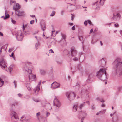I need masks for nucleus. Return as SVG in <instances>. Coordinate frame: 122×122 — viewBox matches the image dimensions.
<instances>
[{"label":"nucleus","instance_id":"36","mask_svg":"<svg viewBox=\"0 0 122 122\" xmlns=\"http://www.w3.org/2000/svg\"><path fill=\"white\" fill-rule=\"evenodd\" d=\"M9 71L10 72L12 70V67L11 66H10L9 67Z\"/></svg>","mask_w":122,"mask_h":122},{"label":"nucleus","instance_id":"51","mask_svg":"<svg viewBox=\"0 0 122 122\" xmlns=\"http://www.w3.org/2000/svg\"><path fill=\"white\" fill-rule=\"evenodd\" d=\"M116 112H113L112 113H111L110 114V115L111 117H112L115 113Z\"/></svg>","mask_w":122,"mask_h":122},{"label":"nucleus","instance_id":"43","mask_svg":"<svg viewBox=\"0 0 122 122\" xmlns=\"http://www.w3.org/2000/svg\"><path fill=\"white\" fill-rule=\"evenodd\" d=\"M33 100L36 102H38L40 101L39 100L37 99H34Z\"/></svg>","mask_w":122,"mask_h":122},{"label":"nucleus","instance_id":"39","mask_svg":"<svg viewBox=\"0 0 122 122\" xmlns=\"http://www.w3.org/2000/svg\"><path fill=\"white\" fill-rule=\"evenodd\" d=\"M87 21L86 20L85 21L84 24L85 25V26H86L87 25Z\"/></svg>","mask_w":122,"mask_h":122},{"label":"nucleus","instance_id":"30","mask_svg":"<svg viewBox=\"0 0 122 122\" xmlns=\"http://www.w3.org/2000/svg\"><path fill=\"white\" fill-rule=\"evenodd\" d=\"M24 116H23L22 117H21V118L20 119V120L22 121H24V122H28V120L27 119H25L24 120V119H23V118H24Z\"/></svg>","mask_w":122,"mask_h":122},{"label":"nucleus","instance_id":"59","mask_svg":"<svg viewBox=\"0 0 122 122\" xmlns=\"http://www.w3.org/2000/svg\"><path fill=\"white\" fill-rule=\"evenodd\" d=\"M25 32L26 33H27L28 34H30V31H29L28 32L27 31H25Z\"/></svg>","mask_w":122,"mask_h":122},{"label":"nucleus","instance_id":"20","mask_svg":"<svg viewBox=\"0 0 122 122\" xmlns=\"http://www.w3.org/2000/svg\"><path fill=\"white\" fill-rule=\"evenodd\" d=\"M78 104L77 103H75L73 106V111L74 112H76L78 108Z\"/></svg>","mask_w":122,"mask_h":122},{"label":"nucleus","instance_id":"24","mask_svg":"<svg viewBox=\"0 0 122 122\" xmlns=\"http://www.w3.org/2000/svg\"><path fill=\"white\" fill-rule=\"evenodd\" d=\"M26 87L27 88V89L29 92H30L31 91V86L30 84H28L26 86Z\"/></svg>","mask_w":122,"mask_h":122},{"label":"nucleus","instance_id":"5","mask_svg":"<svg viewBox=\"0 0 122 122\" xmlns=\"http://www.w3.org/2000/svg\"><path fill=\"white\" fill-rule=\"evenodd\" d=\"M66 96L70 101L73 100L76 96L75 94L73 92H67L66 93Z\"/></svg>","mask_w":122,"mask_h":122},{"label":"nucleus","instance_id":"17","mask_svg":"<svg viewBox=\"0 0 122 122\" xmlns=\"http://www.w3.org/2000/svg\"><path fill=\"white\" fill-rule=\"evenodd\" d=\"M94 76V75L93 73L90 74L88 76V78L87 81L88 82H91V81H92Z\"/></svg>","mask_w":122,"mask_h":122},{"label":"nucleus","instance_id":"7","mask_svg":"<svg viewBox=\"0 0 122 122\" xmlns=\"http://www.w3.org/2000/svg\"><path fill=\"white\" fill-rule=\"evenodd\" d=\"M29 66L28 64H26L23 67V70L26 74H30L32 73L31 69L28 67Z\"/></svg>","mask_w":122,"mask_h":122},{"label":"nucleus","instance_id":"11","mask_svg":"<svg viewBox=\"0 0 122 122\" xmlns=\"http://www.w3.org/2000/svg\"><path fill=\"white\" fill-rule=\"evenodd\" d=\"M55 98L54 100L53 104L55 106H56L58 107H59L60 106V103L58 99H57L56 96L55 97Z\"/></svg>","mask_w":122,"mask_h":122},{"label":"nucleus","instance_id":"34","mask_svg":"<svg viewBox=\"0 0 122 122\" xmlns=\"http://www.w3.org/2000/svg\"><path fill=\"white\" fill-rule=\"evenodd\" d=\"M55 14V12L53 11L52 13L50 14V16H53Z\"/></svg>","mask_w":122,"mask_h":122},{"label":"nucleus","instance_id":"42","mask_svg":"<svg viewBox=\"0 0 122 122\" xmlns=\"http://www.w3.org/2000/svg\"><path fill=\"white\" fill-rule=\"evenodd\" d=\"M79 39L80 41H82L83 39V38L82 36H81L79 37Z\"/></svg>","mask_w":122,"mask_h":122},{"label":"nucleus","instance_id":"45","mask_svg":"<svg viewBox=\"0 0 122 122\" xmlns=\"http://www.w3.org/2000/svg\"><path fill=\"white\" fill-rule=\"evenodd\" d=\"M34 22L35 21L34 20H32L30 21V24H33L34 23Z\"/></svg>","mask_w":122,"mask_h":122},{"label":"nucleus","instance_id":"21","mask_svg":"<svg viewBox=\"0 0 122 122\" xmlns=\"http://www.w3.org/2000/svg\"><path fill=\"white\" fill-rule=\"evenodd\" d=\"M40 72L41 74L44 75L46 73V71L44 70L41 69L40 70Z\"/></svg>","mask_w":122,"mask_h":122},{"label":"nucleus","instance_id":"1","mask_svg":"<svg viewBox=\"0 0 122 122\" xmlns=\"http://www.w3.org/2000/svg\"><path fill=\"white\" fill-rule=\"evenodd\" d=\"M121 59L117 58L113 63L116 74L121 75L122 74V62H121Z\"/></svg>","mask_w":122,"mask_h":122},{"label":"nucleus","instance_id":"48","mask_svg":"<svg viewBox=\"0 0 122 122\" xmlns=\"http://www.w3.org/2000/svg\"><path fill=\"white\" fill-rule=\"evenodd\" d=\"M115 26V27H118L119 26V25L117 23L114 24Z\"/></svg>","mask_w":122,"mask_h":122},{"label":"nucleus","instance_id":"2","mask_svg":"<svg viewBox=\"0 0 122 122\" xmlns=\"http://www.w3.org/2000/svg\"><path fill=\"white\" fill-rule=\"evenodd\" d=\"M106 69H101L97 72L96 76L97 77L102 81L106 80L107 78L106 76Z\"/></svg>","mask_w":122,"mask_h":122},{"label":"nucleus","instance_id":"54","mask_svg":"<svg viewBox=\"0 0 122 122\" xmlns=\"http://www.w3.org/2000/svg\"><path fill=\"white\" fill-rule=\"evenodd\" d=\"M40 115V113L39 112L37 113H36V116L38 117L39 115Z\"/></svg>","mask_w":122,"mask_h":122},{"label":"nucleus","instance_id":"53","mask_svg":"<svg viewBox=\"0 0 122 122\" xmlns=\"http://www.w3.org/2000/svg\"><path fill=\"white\" fill-rule=\"evenodd\" d=\"M14 55V53L13 52H12L11 55H10V57H13Z\"/></svg>","mask_w":122,"mask_h":122},{"label":"nucleus","instance_id":"57","mask_svg":"<svg viewBox=\"0 0 122 122\" xmlns=\"http://www.w3.org/2000/svg\"><path fill=\"white\" fill-rule=\"evenodd\" d=\"M91 109L92 110H93L95 109V107L94 106H93L91 107Z\"/></svg>","mask_w":122,"mask_h":122},{"label":"nucleus","instance_id":"55","mask_svg":"<svg viewBox=\"0 0 122 122\" xmlns=\"http://www.w3.org/2000/svg\"><path fill=\"white\" fill-rule=\"evenodd\" d=\"M18 95L19 97H21L22 96V95L20 93L18 94Z\"/></svg>","mask_w":122,"mask_h":122},{"label":"nucleus","instance_id":"12","mask_svg":"<svg viewBox=\"0 0 122 122\" xmlns=\"http://www.w3.org/2000/svg\"><path fill=\"white\" fill-rule=\"evenodd\" d=\"M71 54L70 55L72 57L76 56L77 53V51L74 47H72L71 50Z\"/></svg>","mask_w":122,"mask_h":122},{"label":"nucleus","instance_id":"15","mask_svg":"<svg viewBox=\"0 0 122 122\" xmlns=\"http://www.w3.org/2000/svg\"><path fill=\"white\" fill-rule=\"evenodd\" d=\"M51 86V88L52 87L53 88H59L60 87V84L56 82H54L52 84Z\"/></svg>","mask_w":122,"mask_h":122},{"label":"nucleus","instance_id":"63","mask_svg":"<svg viewBox=\"0 0 122 122\" xmlns=\"http://www.w3.org/2000/svg\"><path fill=\"white\" fill-rule=\"evenodd\" d=\"M120 34L122 36V30H121L120 31Z\"/></svg>","mask_w":122,"mask_h":122},{"label":"nucleus","instance_id":"56","mask_svg":"<svg viewBox=\"0 0 122 122\" xmlns=\"http://www.w3.org/2000/svg\"><path fill=\"white\" fill-rule=\"evenodd\" d=\"M68 24L70 25L71 26L73 25V23H69Z\"/></svg>","mask_w":122,"mask_h":122},{"label":"nucleus","instance_id":"38","mask_svg":"<svg viewBox=\"0 0 122 122\" xmlns=\"http://www.w3.org/2000/svg\"><path fill=\"white\" fill-rule=\"evenodd\" d=\"M13 83L15 85V87L16 88L17 87V82L15 81H14Z\"/></svg>","mask_w":122,"mask_h":122},{"label":"nucleus","instance_id":"26","mask_svg":"<svg viewBox=\"0 0 122 122\" xmlns=\"http://www.w3.org/2000/svg\"><path fill=\"white\" fill-rule=\"evenodd\" d=\"M4 82L0 78V87H1L4 84Z\"/></svg>","mask_w":122,"mask_h":122},{"label":"nucleus","instance_id":"10","mask_svg":"<svg viewBox=\"0 0 122 122\" xmlns=\"http://www.w3.org/2000/svg\"><path fill=\"white\" fill-rule=\"evenodd\" d=\"M41 81L40 82H39L37 86L36 87L33 89V91L34 92L35 95H37L38 94L40 88L39 87L40 86L41 84Z\"/></svg>","mask_w":122,"mask_h":122},{"label":"nucleus","instance_id":"50","mask_svg":"<svg viewBox=\"0 0 122 122\" xmlns=\"http://www.w3.org/2000/svg\"><path fill=\"white\" fill-rule=\"evenodd\" d=\"M96 100H99L100 101H101V102L102 103L103 102H104V100L101 101L100 100H99V98H97L96 99Z\"/></svg>","mask_w":122,"mask_h":122},{"label":"nucleus","instance_id":"49","mask_svg":"<svg viewBox=\"0 0 122 122\" xmlns=\"http://www.w3.org/2000/svg\"><path fill=\"white\" fill-rule=\"evenodd\" d=\"M89 24L91 25H92V23L91 22V21L89 20H88Z\"/></svg>","mask_w":122,"mask_h":122},{"label":"nucleus","instance_id":"44","mask_svg":"<svg viewBox=\"0 0 122 122\" xmlns=\"http://www.w3.org/2000/svg\"><path fill=\"white\" fill-rule=\"evenodd\" d=\"M2 49H4V47L3 46L1 47L0 50V54L1 55L2 53Z\"/></svg>","mask_w":122,"mask_h":122},{"label":"nucleus","instance_id":"31","mask_svg":"<svg viewBox=\"0 0 122 122\" xmlns=\"http://www.w3.org/2000/svg\"><path fill=\"white\" fill-rule=\"evenodd\" d=\"M99 62L101 64H102V63H105V64L106 63V62L103 59H102L100 60L99 61Z\"/></svg>","mask_w":122,"mask_h":122},{"label":"nucleus","instance_id":"58","mask_svg":"<svg viewBox=\"0 0 122 122\" xmlns=\"http://www.w3.org/2000/svg\"><path fill=\"white\" fill-rule=\"evenodd\" d=\"M72 30H75V26H73L72 28Z\"/></svg>","mask_w":122,"mask_h":122},{"label":"nucleus","instance_id":"9","mask_svg":"<svg viewBox=\"0 0 122 122\" xmlns=\"http://www.w3.org/2000/svg\"><path fill=\"white\" fill-rule=\"evenodd\" d=\"M15 14L18 16H24L25 14L24 11L17 9V10L15 11Z\"/></svg>","mask_w":122,"mask_h":122},{"label":"nucleus","instance_id":"35","mask_svg":"<svg viewBox=\"0 0 122 122\" xmlns=\"http://www.w3.org/2000/svg\"><path fill=\"white\" fill-rule=\"evenodd\" d=\"M73 60L74 61H76L78 60V58H77V57H75L74 58H73Z\"/></svg>","mask_w":122,"mask_h":122},{"label":"nucleus","instance_id":"8","mask_svg":"<svg viewBox=\"0 0 122 122\" xmlns=\"http://www.w3.org/2000/svg\"><path fill=\"white\" fill-rule=\"evenodd\" d=\"M0 66L3 69L5 68L7 66L3 58H1L0 60Z\"/></svg>","mask_w":122,"mask_h":122},{"label":"nucleus","instance_id":"27","mask_svg":"<svg viewBox=\"0 0 122 122\" xmlns=\"http://www.w3.org/2000/svg\"><path fill=\"white\" fill-rule=\"evenodd\" d=\"M28 25V24H25V25L23 24V25L22 29L23 31H24L25 30V28Z\"/></svg>","mask_w":122,"mask_h":122},{"label":"nucleus","instance_id":"60","mask_svg":"<svg viewBox=\"0 0 122 122\" xmlns=\"http://www.w3.org/2000/svg\"><path fill=\"white\" fill-rule=\"evenodd\" d=\"M93 29H92L91 30L90 32V33H91L93 32Z\"/></svg>","mask_w":122,"mask_h":122},{"label":"nucleus","instance_id":"62","mask_svg":"<svg viewBox=\"0 0 122 122\" xmlns=\"http://www.w3.org/2000/svg\"><path fill=\"white\" fill-rule=\"evenodd\" d=\"M3 34L1 32H0V36H3Z\"/></svg>","mask_w":122,"mask_h":122},{"label":"nucleus","instance_id":"29","mask_svg":"<svg viewBox=\"0 0 122 122\" xmlns=\"http://www.w3.org/2000/svg\"><path fill=\"white\" fill-rule=\"evenodd\" d=\"M85 103V102H83V103L81 104L79 106V108L80 109H81L82 108L83 106H84V104Z\"/></svg>","mask_w":122,"mask_h":122},{"label":"nucleus","instance_id":"4","mask_svg":"<svg viewBox=\"0 0 122 122\" xmlns=\"http://www.w3.org/2000/svg\"><path fill=\"white\" fill-rule=\"evenodd\" d=\"M22 31L21 30L16 31L15 35L16 37L17 40L21 41L22 40L23 36L22 34Z\"/></svg>","mask_w":122,"mask_h":122},{"label":"nucleus","instance_id":"22","mask_svg":"<svg viewBox=\"0 0 122 122\" xmlns=\"http://www.w3.org/2000/svg\"><path fill=\"white\" fill-rule=\"evenodd\" d=\"M41 26L42 30L43 31H44L45 30L46 27L45 24H43V25L41 24Z\"/></svg>","mask_w":122,"mask_h":122},{"label":"nucleus","instance_id":"33","mask_svg":"<svg viewBox=\"0 0 122 122\" xmlns=\"http://www.w3.org/2000/svg\"><path fill=\"white\" fill-rule=\"evenodd\" d=\"M80 83L79 82H77L76 84V87H78V88H79V87L80 86Z\"/></svg>","mask_w":122,"mask_h":122},{"label":"nucleus","instance_id":"61","mask_svg":"<svg viewBox=\"0 0 122 122\" xmlns=\"http://www.w3.org/2000/svg\"><path fill=\"white\" fill-rule=\"evenodd\" d=\"M30 16L32 17H35V16L34 15H30Z\"/></svg>","mask_w":122,"mask_h":122},{"label":"nucleus","instance_id":"13","mask_svg":"<svg viewBox=\"0 0 122 122\" xmlns=\"http://www.w3.org/2000/svg\"><path fill=\"white\" fill-rule=\"evenodd\" d=\"M121 16L120 14L119 13H115L114 14L112 18L114 20H119Z\"/></svg>","mask_w":122,"mask_h":122},{"label":"nucleus","instance_id":"64","mask_svg":"<svg viewBox=\"0 0 122 122\" xmlns=\"http://www.w3.org/2000/svg\"><path fill=\"white\" fill-rule=\"evenodd\" d=\"M64 12V11L63 10H62L61 11V15H63Z\"/></svg>","mask_w":122,"mask_h":122},{"label":"nucleus","instance_id":"40","mask_svg":"<svg viewBox=\"0 0 122 122\" xmlns=\"http://www.w3.org/2000/svg\"><path fill=\"white\" fill-rule=\"evenodd\" d=\"M11 19L12 23L13 24H15L16 22V21L13 20L12 18H11Z\"/></svg>","mask_w":122,"mask_h":122},{"label":"nucleus","instance_id":"6","mask_svg":"<svg viewBox=\"0 0 122 122\" xmlns=\"http://www.w3.org/2000/svg\"><path fill=\"white\" fill-rule=\"evenodd\" d=\"M11 116L12 120L13 121L16 122L19 120L17 114L14 111L11 112Z\"/></svg>","mask_w":122,"mask_h":122},{"label":"nucleus","instance_id":"28","mask_svg":"<svg viewBox=\"0 0 122 122\" xmlns=\"http://www.w3.org/2000/svg\"><path fill=\"white\" fill-rule=\"evenodd\" d=\"M40 46V44L38 42L36 43L35 44V47L36 49H37L38 47Z\"/></svg>","mask_w":122,"mask_h":122},{"label":"nucleus","instance_id":"47","mask_svg":"<svg viewBox=\"0 0 122 122\" xmlns=\"http://www.w3.org/2000/svg\"><path fill=\"white\" fill-rule=\"evenodd\" d=\"M55 32V31H52V33L51 34V36H55V35H53V34Z\"/></svg>","mask_w":122,"mask_h":122},{"label":"nucleus","instance_id":"3","mask_svg":"<svg viewBox=\"0 0 122 122\" xmlns=\"http://www.w3.org/2000/svg\"><path fill=\"white\" fill-rule=\"evenodd\" d=\"M105 0H98L97 1L92 4L93 8L98 10L100 5L102 6L103 5Z\"/></svg>","mask_w":122,"mask_h":122},{"label":"nucleus","instance_id":"23","mask_svg":"<svg viewBox=\"0 0 122 122\" xmlns=\"http://www.w3.org/2000/svg\"><path fill=\"white\" fill-rule=\"evenodd\" d=\"M112 122H119L118 121V117L112 118Z\"/></svg>","mask_w":122,"mask_h":122},{"label":"nucleus","instance_id":"14","mask_svg":"<svg viewBox=\"0 0 122 122\" xmlns=\"http://www.w3.org/2000/svg\"><path fill=\"white\" fill-rule=\"evenodd\" d=\"M80 93L82 95H86V97H88V91L87 89L84 88L82 89L80 92Z\"/></svg>","mask_w":122,"mask_h":122},{"label":"nucleus","instance_id":"32","mask_svg":"<svg viewBox=\"0 0 122 122\" xmlns=\"http://www.w3.org/2000/svg\"><path fill=\"white\" fill-rule=\"evenodd\" d=\"M105 111H106L105 110H102L100 111L99 113H100V114H103L104 113Z\"/></svg>","mask_w":122,"mask_h":122},{"label":"nucleus","instance_id":"19","mask_svg":"<svg viewBox=\"0 0 122 122\" xmlns=\"http://www.w3.org/2000/svg\"><path fill=\"white\" fill-rule=\"evenodd\" d=\"M20 8V6L18 3L15 4V5H14L13 7V9L15 11L17 10V9L19 10V9Z\"/></svg>","mask_w":122,"mask_h":122},{"label":"nucleus","instance_id":"25","mask_svg":"<svg viewBox=\"0 0 122 122\" xmlns=\"http://www.w3.org/2000/svg\"><path fill=\"white\" fill-rule=\"evenodd\" d=\"M6 13H7V11L6 10L5 11V17H4V19H5L9 18V17L10 16L9 14H8L6 15Z\"/></svg>","mask_w":122,"mask_h":122},{"label":"nucleus","instance_id":"18","mask_svg":"<svg viewBox=\"0 0 122 122\" xmlns=\"http://www.w3.org/2000/svg\"><path fill=\"white\" fill-rule=\"evenodd\" d=\"M29 74L28 77L29 78V81H30L35 80V78L36 77L35 75H32L31 73Z\"/></svg>","mask_w":122,"mask_h":122},{"label":"nucleus","instance_id":"46","mask_svg":"<svg viewBox=\"0 0 122 122\" xmlns=\"http://www.w3.org/2000/svg\"><path fill=\"white\" fill-rule=\"evenodd\" d=\"M50 113L48 112H46V116L48 117Z\"/></svg>","mask_w":122,"mask_h":122},{"label":"nucleus","instance_id":"37","mask_svg":"<svg viewBox=\"0 0 122 122\" xmlns=\"http://www.w3.org/2000/svg\"><path fill=\"white\" fill-rule=\"evenodd\" d=\"M62 38L63 39H64V41H65V39L66 37V36L65 35H62Z\"/></svg>","mask_w":122,"mask_h":122},{"label":"nucleus","instance_id":"52","mask_svg":"<svg viewBox=\"0 0 122 122\" xmlns=\"http://www.w3.org/2000/svg\"><path fill=\"white\" fill-rule=\"evenodd\" d=\"M49 52L50 53L51 52L52 53H54V52L53 51V50L52 49H50L49 50Z\"/></svg>","mask_w":122,"mask_h":122},{"label":"nucleus","instance_id":"16","mask_svg":"<svg viewBox=\"0 0 122 122\" xmlns=\"http://www.w3.org/2000/svg\"><path fill=\"white\" fill-rule=\"evenodd\" d=\"M78 115L81 116L82 117H86L87 116V113L85 111H81L79 112Z\"/></svg>","mask_w":122,"mask_h":122},{"label":"nucleus","instance_id":"41","mask_svg":"<svg viewBox=\"0 0 122 122\" xmlns=\"http://www.w3.org/2000/svg\"><path fill=\"white\" fill-rule=\"evenodd\" d=\"M85 117H82V118L81 119V122H83V120Z\"/></svg>","mask_w":122,"mask_h":122}]
</instances>
